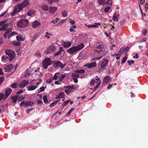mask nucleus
<instances>
[{"label": "nucleus", "mask_w": 148, "mask_h": 148, "mask_svg": "<svg viewBox=\"0 0 148 148\" xmlns=\"http://www.w3.org/2000/svg\"><path fill=\"white\" fill-rule=\"evenodd\" d=\"M5 51L6 54L10 58H9L8 57L3 56L1 57L2 61L5 62L8 60L11 61L15 57V53L13 51L10 50H6Z\"/></svg>", "instance_id": "obj_1"}, {"label": "nucleus", "mask_w": 148, "mask_h": 148, "mask_svg": "<svg viewBox=\"0 0 148 148\" xmlns=\"http://www.w3.org/2000/svg\"><path fill=\"white\" fill-rule=\"evenodd\" d=\"M16 33L15 32H12L10 35L9 36L8 38H9L10 37H11L12 36H14L15 34H16Z\"/></svg>", "instance_id": "obj_60"}, {"label": "nucleus", "mask_w": 148, "mask_h": 148, "mask_svg": "<svg viewBox=\"0 0 148 148\" xmlns=\"http://www.w3.org/2000/svg\"><path fill=\"white\" fill-rule=\"evenodd\" d=\"M74 110V108H72L69 110V111L67 113V116L69 115L71 113L73 110Z\"/></svg>", "instance_id": "obj_53"}, {"label": "nucleus", "mask_w": 148, "mask_h": 148, "mask_svg": "<svg viewBox=\"0 0 148 148\" xmlns=\"http://www.w3.org/2000/svg\"><path fill=\"white\" fill-rule=\"evenodd\" d=\"M40 23L37 21H35L32 24V27L33 28H36L40 26Z\"/></svg>", "instance_id": "obj_13"}, {"label": "nucleus", "mask_w": 148, "mask_h": 148, "mask_svg": "<svg viewBox=\"0 0 148 148\" xmlns=\"http://www.w3.org/2000/svg\"><path fill=\"white\" fill-rule=\"evenodd\" d=\"M12 44L15 46H19L21 44L20 42L18 41H14L12 42Z\"/></svg>", "instance_id": "obj_28"}, {"label": "nucleus", "mask_w": 148, "mask_h": 148, "mask_svg": "<svg viewBox=\"0 0 148 148\" xmlns=\"http://www.w3.org/2000/svg\"><path fill=\"white\" fill-rule=\"evenodd\" d=\"M85 26L88 27V28H97L98 27L97 25L100 26L101 25L100 23H95L94 25H87L86 24H85Z\"/></svg>", "instance_id": "obj_10"}, {"label": "nucleus", "mask_w": 148, "mask_h": 148, "mask_svg": "<svg viewBox=\"0 0 148 148\" xmlns=\"http://www.w3.org/2000/svg\"><path fill=\"white\" fill-rule=\"evenodd\" d=\"M127 59V57H124L123 59L121 61V62L123 63H124L125 61H126Z\"/></svg>", "instance_id": "obj_58"}, {"label": "nucleus", "mask_w": 148, "mask_h": 148, "mask_svg": "<svg viewBox=\"0 0 148 148\" xmlns=\"http://www.w3.org/2000/svg\"><path fill=\"white\" fill-rule=\"evenodd\" d=\"M12 31V29L11 28H9L6 31V32L9 34L10 32H11Z\"/></svg>", "instance_id": "obj_63"}, {"label": "nucleus", "mask_w": 148, "mask_h": 148, "mask_svg": "<svg viewBox=\"0 0 148 148\" xmlns=\"http://www.w3.org/2000/svg\"><path fill=\"white\" fill-rule=\"evenodd\" d=\"M25 98V96H21L20 97H19L18 96V101H20L24 99Z\"/></svg>", "instance_id": "obj_44"}, {"label": "nucleus", "mask_w": 148, "mask_h": 148, "mask_svg": "<svg viewBox=\"0 0 148 148\" xmlns=\"http://www.w3.org/2000/svg\"><path fill=\"white\" fill-rule=\"evenodd\" d=\"M84 47V45L83 44L81 43V44L78 45L76 47L73 46L71 47L68 50L67 52L70 54H73L77 51L83 48Z\"/></svg>", "instance_id": "obj_2"}, {"label": "nucleus", "mask_w": 148, "mask_h": 148, "mask_svg": "<svg viewBox=\"0 0 148 148\" xmlns=\"http://www.w3.org/2000/svg\"><path fill=\"white\" fill-rule=\"evenodd\" d=\"M65 20H62L59 22L58 23V25L60 26L62 25L64 22Z\"/></svg>", "instance_id": "obj_48"}, {"label": "nucleus", "mask_w": 148, "mask_h": 148, "mask_svg": "<svg viewBox=\"0 0 148 148\" xmlns=\"http://www.w3.org/2000/svg\"><path fill=\"white\" fill-rule=\"evenodd\" d=\"M26 101H22L20 104V106H22L23 105H24L25 106Z\"/></svg>", "instance_id": "obj_52"}, {"label": "nucleus", "mask_w": 148, "mask_h": 148, "mask_svg": "<svg viewBox=\"0 0 148 148\" xmlns=\"http://www.w3.org/2000/svg\"><path fill=\"white\" fill-rule=\"evenodd\" d=\"M4 95L2 93H0V101L4 97Z\"/></svg>", "instance_id": "obj_56"}, {"label": "nucleus", "mask_w": 148, "mask_h": 148, "mask_svg": "<svg viewBox=\"0 0 148 148\" xmlns=\"http://www.w3.org/2000/svg\"><path fill=\"white\" fill-rule=\"evenodd\" d=\"M45 90V88L44 86H42L40 87L39 89L38 90V93H39Z\"/></svg>", "instance_id": "obj_38"}, {"label": "nucleus", "mask_w": 148, "mask_h": 148, "mask_svg": "<svg viewBox=\"0 0 148 148\" xmlns=\"http://www.w3.org/2000/svg\"><path fill=\"white\" fill-rule=\"evenodd\" d=\"M36 56L37 58H40L41 56L40 52L38 51L36 52Z\"/></svg>", "instance_id": "obj_47"}, {"label": "nucleus", "mask_w": 148, "mask_h": 148, "mask_svg": "<svg viewBox=\"0 0 148 148\" xmlns=\"http://www.w3.org/2000/svg\"><path fill=\"white\" fill-rule=\"evenodd\" d=\"M43 99L44 102L45 103H47L48 102V100L47 99V96L46 95L44 96L43 97Z\"/></svg>", "instance_id": "obj_42"}, {"label": "nucleus", "mask_w": 148, "mask_h": 148, "mask_svg": "<svg viewBox=\"0 0 148 148\" xmlns=\"http://www.w3.org/2000/svg\"><path fill=\"white\" fill-rule=\"evenodd\" d=\"M12 91V90L10 88H8L6 90L5 92V99L7 98V97L10 95Z\"/></svg>", "instance_id": "obj_15"}, {"label": "nucleus", "mask_w": 148, "mask_h": 148, "mask_svg": "<svg viewBox=\"0 0 148 148\" xmlns=\"http://www.w3.org/2000/svg\"><path fill=\"white\" fill-rule=\"evenodd\" d=\"M76 28V26L75 25H73V26H72L70 29H69V31L70 32H72L74 31L73 29H75Z\"/></svg>", "instance_id": "obj_43"}, {"label": "nucleus", "mask_w": 148, "mask_h": 148, "mask_svg": "<svg viewBox=\"0 0 148 148\" xmlns=\"http://www.w3.org/2000/svg\"><path fill=\"white\" fill-rule=\"evenodd\" d=\"M39 37V35L38 34H35L33 36L32 41V42H34L35 40L38 38Z\"/></svg>", "instance_id": "obj_33"}, {"label": "nucleus", "mask_w": 148, "mask_h": 148, "mask_svg": "<svg viewBox=\"0 0 148 148\" xmlns=\"http://www.w3.org/2000/svg\"><path fill=\"white\" fill-rule=\"evenodd\" d=\"M95 79L98 81L96 82L97 84L96 86L95 87V89H96L100 85L101 83V81L100 80V79L97 76H96Z\"/></svg>", "instance_id": "obj_14"}, {"label": "nucleus", "mask_w": 148, "mask_h": 148, "mask_svg": "<svg viewBox=\"0 0 148 148\" xmlns=\"http://www.w3.org/2000/svg\"><path fill=\"white\" fill-rule=\"evenodd\" d=\"M64 87L68 89H75V87L74 86H65Z\"/></svg>", "instance_id": "obj_41"}, {"label": "nucleus", "mask_w": 148, "mask_h": 148, "mask_svg": "<svg viewBox=\"0 0 148 148\" xmlns=\"http://www.w3.org/2000/svg\"><path fill=\"white\" fill-rule=\"evenodd\" d=\"M60 98H64L65 94L64 92H61L58 94Z\"/></svg>", "instance_id": "obj_39"}, {"label": "nucleus", "mask_w": 148, "mask_h": 148, "mask_svg": "<svg viewBox=\"0 0 148 148\" xmlns=\"http://www.w3.org/2000/svg\"><path fill=\"white\" fill-rule=\"evenodd\" d=\"M66 75H61V76L59 78V80L60 82H62V80L65 77Z\"/></svg>", "instance_id": "obj_36"}, {"label": "nucleus", "mask_w": 148, "mask_h": 148, "mask_svg": "<svg viewBox=\"0 0 148 148\" xmlns=\"http://www.w3.org/2000/svg\"><path fill=\"white\" fill-rule=\"evenodd\" d=\"M69 20L70 21V23L72 24V25H73L75 23V21L72 20V19L69 18Z\"/></svg>", "instance_id": "obj_55"}, {"label": "nucleus", "mask_w": 148, "mask_h": 148, "mask_svg": "<svg viewBox=\"0 0 148 148\" xmlns=\"http://www.w3.org/2000/svg\"><path fill=\"white\" fill-rule=\"evenodd\" d=\"M17 86L16 84V83H14L12 84L11 86L10 87L12 88H16Z\"/></svg>", "instance_id": "obj_50"}, {"label": "nucleus", "mask_w": 148, "mask_h": 148, "mask_svg": "<svg viewBox=\"0 0 148 148\" xmlns=\"http://www.w3.org/2000/svg\"><path fill=\"white\" fill-rule=\"evenodd\" d=\"M95 82V79H92L91 80L90 83L91 85H93Z\"/></svg>", "instance_id": "obj_59"}, {"label": "nucleus", "mask_w": 148, "mask_h": 148, "mask_svg": "<svg viewBox=\"0 0 148 148\" xmlns=\"http://www.w3.org/2000/svg\"><path fill=\"white\" fill-rule=\"evenodd\" d=\"M79 75L75 73H73L72 74V78H78L79 77Z\"/></svg>", "instance_id": "obj_35"}, {"label": "nucleus", "mask_w": 148, "mask_h": 148, "mask_svg": "<svg viewBox=\"0 0 148 148\" xmlns=\"http://www.w3.org/2000/svg\"><path fill=\"white\" fill-rule=\"evenodd\" d=\"M57 7H50L49 9V12L51 14L54 13L57 10Z\"/></svg>", "instance_id": "obj_16"}, {"label": "nucleus", "mask_w": 148, "mask_h": 148, "mask_svg": "<svg viewBox=\"0 0 148 148\" xmlns=\"http://www.w3.org/2000/svg\"><path fill=\"white\" fill-rule=\"evenodd\" d=\"M96 47L97 49H103L104 48V46L102 45H97Z\"/></svg>", "instance_id": "obj_40"}, {"label": "nucleus", "mask_w": 148, "mask_h": 148, "mask_svg": "<svg viewBox=\"0 0 148 148\" xmlns=\"http://www.w3.org/2000/svg\"><path fill=\"white\" fill-rule=\"evenodd\" d=\"M62 45L64 47L67 48L71 46V43L70 42L66 41L63 42Z\"/></svg>", "instance_id": "obj_17"}, {"label": "nucleus", "mask_w": 148, "mask_h": 148, "mask_svg": "<svg viewBox=\"0 0 148 148\" xmlns=\"http://www.w3.org/2000/svg\"><path fill=\"white\" fill-rule=\"evenodd\" d=\"M29 4V3L28 0H24L22 3H20L17 4L16 6L21 11L25 7L28 6Z\"/></svg>", "instance_id": "obj_4"}, {"label": "nucleus", "mask_w": 148, "mask_h": 148, "mask_svg": "<svg viewBox=\"0 0 148 148\" xmlns=\"http://www.w3.org/2000/svg\"><path fill=\"white\" fill-rule=\"evenodd\" d=\"M60 75V73H56L54 75L52 79L54 80H57L59 78Z\"/></svg>", "instance_id": "obj_21"}, {"label": "nucleus", "mask_w": 148, "mask_h": 148, "mask_svg": "<svg viewBox=\"0 0 148 148\" xmlns=\"http://www.w3.org/2000/svg\"><path fill=\"white\" fill-rule=\"evenodd\" d=\"M55 49L56 48L53 45L51 46L45 51V53L47 54L50 53L51 52L55 50Z\"/></svg>", "instance_id": "obj_8"}, {"label": "nucleus", "mask_w": 148, "mask_h": 148, "mask_svg": "<svg viewBox=\"0 0 148 148\" xmlns=\"http://www.w3.org/2000/svg\"><path fill=\"white\" fill-rule=\"evenodd\" d=\"M34 11L33 10H30L27 13V15L29 16H31L34 14Z\"/></svg>", "instance_id": "obj_30"}, {"label": "nucleus", "mask_w": 148, "mask_h": 148, "mask_svg": "<svg viewBox=\"0 0 148 148\" xmlns=\"http://www.w3.org/2000/svg\"><path fill=\"white\" fill-rule=\"evenodd\" d=\"M110 6H108L105 8L104 9V12H108V11L110 9Z\"/></svg>", "instance_id": "obj_49"}, {"label": "nucleus", "mask_w": 148, "mask_h": 148, "mask_svg": "<svg viewBox=\"0 0 148 148\" xmlns=\"http://www.w3.org/2000/svg\"><path fill=\"white\" fill-rule=\"evenodd\" d=\"M108 60L107 59H104L101 62V68L100 69H101L104 70H105L106 69L105 68L107 65L108 63Z\"/></svg>", "instance_id": "obj_7"}, {"label": "nucleus", "mask_w": 148, "mask_h": 148, "mask_svg": "<svg viewBox=\"0 0 148 148\" xmlns=\"http://www.w3.org/2000/svg\"><path fill=\"white\" fill-rule=\"evenodd\" d=\"M29 83V82L26 80H24L19 84V86L21 88H23L27 85Z\"/></svg>", "instance_id": "obj_9"}, {"label": "nucleus", "mask_w": 148, "mask_h": 148, "mask_svg": "<svg viewBox=\"0 0 148 148\" xmlns=\"http://www.w3.org/2000/svg\"><path fill=\"white\" fill-rule=\"evenodd\" d=\"M25 103L26 106H32L34 104V103L30 101H26Z\"/></svg>", "instance_id": "obj_22"}, {"label": "nucleus", "mask_w": 148, "mask_h": 148, "mask_svg": "<svg viewBox=\"0 0 148 148\" xmlns=\"http://www.w3.org/2000/svg\"><path fill=\"white\" fill-rule=\"evenodd\" d=\"M97 64L96 62L90 63L88 64H86L84 66H87L88 69H90L91 68L95 67L97 66Z\"/></svg>", "instance_id": "obj_12"}, {"label": "nucleus", "mask_w": 148, "mask_h": 148, "mask_svg": "<svg viewBox=\"0 0 148 148\" xmlns=\"http://www.w3.org/2000/svg\"><path fill=\"white\" fill-rule=\"evenodd\" d=\"M76 73H84L85 72V70L83 69H78L75 71Z\"/></svg>", "instance_id": "obj_26"}, {"label": "nucleus", "mask_w": 148, "mask_h": 148, "mask_svg": "<svg viewBox=\"0 0 148 148\" xmlns=\"http://www.w3.org/2000/svg\"><path fill=\"white\" fill-rule=\"evenodd\" d=\"M102 57H103V56H100L98 57L95 58H94L93 60H99L101 59Z\"/></svg>", "instance_id": "obj_51"}, {"label": "nucleus", "mask_w": 148, "mask_h": 148, "mask_svg": "<svg viewBox=\"0 0 148 148\" xmlns=\"http://www.w3.org/2000/svg\"><path fill=\"white\" fill-rule=\"evenodd\" d=\"M70 101V100H67L65 101H64L62 103L61 106L62 107V108H61V110H62V109H63L64 107L67 105Z\"/></svg>", "instance_id": "obj_25"}, {"label": "nucleus", "mask_w": 148, "mask_h": 148, "mask_svg": "<svg viewBox=\"0 0 148 148\" xmlns=\"http://www.w3.org/2000/svg\"><path fill=\"white\" fill-rule=\"evenodd\" d=\"M110 77L109 76H106L104 77L103 79V83L104 84H107L110 80Z\"/></svg>", "instance_id": "obj_18"}, {"label": "nucleus", "mask_w": 148, "mask_h": 148, "mask_svg": "<svg viewBox=\"0 0 148 148\" xmlns=\"http://www.w3.org/2000/svg\"><path fill=\"white\" fill-rule=\"evenodd\" d=\"M71 91L69 89H66L65 90V92L68 95H69L71 92Z\"/></svg>", "instance_id": "obj_46"}, {"label": "nucleus", "mask_w": 148, "mask_h": 148, "mask_svg": "<svg viewBox=\"0 0 148 148\" xmlns=\"http://www.w3.org/2000/svg\"><path fill=\"white\" fill-rule=\"evenodd\" d=\"M18 95H16L14 96H11V98L12 99V102L13 103H15L18 100Z\"/></svg>", "instance_id": "obj_20"}, {"label": "nucleus", "mask_w": 148, "mask_h": 148, "mask_svg": "<svg viewBox=\"0 0 148 148\" xmlns=\"http://www.w3.org/2000/svg\"><path fill=\"white\" fill-rule=\"evenodd\" d=\"M12 67L13 66L12 64H10L5 66L4 69V71L5 72L10 71Z\"/></svg>", "instance_id": "obj_11"}, {"label": "nucleus", "mask_w": 148, "mask_h": 148, "mask_svg": "<svg viewBox=\"0 0 148 148\" xmlns=\"http://www.w3.org/2000/svg\"><path fill=\"white\" fill-rule=\"evenodd\" d=\"M16 38L17 41H18L23 40V39L21 37V36H16Z\"/></svg>", "instance_id": "obj_45"}, {"label": "nucleus", "mask_w": 148, "mask_h": 148, "mask_svg": "<svg viewBox=\"0 0 148 148\" xmlns=\"http://www.w3.org/2000/svg\"><path fill=\"white\" fill-rule=\"evenodd\" d=\"M124 51V48H121L119 50L118 53L119 54L120 53H121Z\"/></svg>", "instance_id": "obj_62"}, {"label": "nucleus", "mask_w": 148, "mask_h": 148, "mask_svg": "<svg viewBox=\"0 0 148 148\" xmlns=\"http://www.w3.org/2000/svg\"><path fill=\"white\" fill-rule=\"evenodd\" d=\"M37 87V86L32 85L29 87L28 90L30 91L35 90Z\"/></svg>", "instance_id": "obj_27"}, {"label": "nucleus", "mask_w": 148, "mask_h": 148, "mask_svg": "<svg viewBox=\"0 0 148 148\" xmlns=\"http://www.w3.org/2000/svg\"><path fill=\"white\" fill-rule=\"evenodd\" d=\"M28 25V21L23 19L19 20L17 23V25L18 27L22 28L27 27Z\"/></svg>", "instance_id": "obj_3"}, {"label": "nucleus", "mask_w": 148, "mask_h": 148, "mask_svg": "<svg viewBox=\"0 0 148 148\" xmlns=\"http://www.w3.org/2000/svg\"><path fill=\"white\" fill-rule=\"evenodd\" d=\"M4 80V77H0V86L1 85V83Z\"/></svg>", "instance_id": "obj_54"}, {"label": "nucleus", "mask_w": 148, "mask_h": 148, "mask_svg": "<svg viewBox=\"0 0 148 148\" xmlns=\"http://www.w3.org/2000/svg\"><path fill=\"white\" fill-rule=\"evenodd\" d=\"M21 11L19 10L18 7L16 5L14 7L13 12L12 13L11 15L14 16L15 15L16 13L18 12H20Z\"/></svg>", "instance_id": "obj_19"}, {"label": "nucleus", "mask_w": 148, "mask_h": 148, "mask_svg": "<svg viewBox=\"0 0 148 148\" xmlns=\"http://www.w3.org/2000/svg\"><path fill=\"white\" fill-rule=\"evenodd\" d=\"M97 1L99 4L100 5L106 4V0H98Z\"/></svg>", "instance_id": "obj_29"}, {"label": "nucleus", "mask_w": 148, "mask_h": 148, "mask_svg": "<svg viewBox=\"0 0 148 148\" xmlns=\"http://www.w3.org/2000/svg\"><path fill=\"white\" fill-rule=\"evenodd\" d=\"M53 65L55 67H60L61 69H62L66 65V64L65 63L63 64L60 60H56L54 61Z\"/></svg>", "instance_id": "obj_5"}, {"label": "nucleus", "mask_w": 148, "mask_h": 148, "mask_svg": "<svg viewBox=\"0 0 148 148\" xmlns=\"http://www.w3.org/2000/svg\"><path fill=\"white\" fill-rule=\"evenodd\" d=\"M41 8L42 10L45 11H47L49 9V7L48 6L45 4H44L42 5Z\"/></svg>", "instance_id": "obj_24"}, {"label": "nucleus", "mask_w": 148, "mask_h": 148, "mask_svg": "<svg viewBox=\"0 0 148 148\" xmlns=\"http://www.w3.org/2000/svg\"><path fill=\"white\" fill-rule=\"evenodd\" d=\"M52 79L50 78V79L47 80L46 82L49 84L51 83L52 82Z\"/></svg>", "instance_id": "obj_64"}, {"label": "nucleus", "mask_w": 148, "mask_h": 148, "mask_svg": "<svg viewBox=\"0 0 148 148\" xmlns=\"http://www.w3.org/2000/svg\"><path fill=\"white\" fill-rule=\"evenodd\" d=\"M59 18H56L55 20L53 19L52 21H51V23L55 24L57 23L59 21Z\"/></svg>", "instance_id": "obj_37"}, {"label": "nucleus", "mask_w": 148, "mask_h": 148, "mask_svg": "<svg viewBox=\"0 0 148 148\" xmlns=\"http://www.w3.org/2000/svg\"><path fill=\"white\" fill-rule=\"evenodd\" d=\"M116 13H115V14L113 15L112 17V19L114 22H117L118 21V17L116 15Z\"/></svg>", "instance_id": "obj_32"}, {"label": "nucleus", "mask_w": 148, "mask_h": 148, "mask_svg": "<svg viewBox=\"0 0 148 148\" xmlns=\"http://www.w3.org/2000/svg\"><path fill=\"white\" fill-rule=\"evenodd\" d=\"M60 101V100H58L53 102L50 105V107H52L56 105L58 102Z\"/></svg>", "instance_id": "obj_31"}, {"label": "nucleus", "mask_w": 148, "mask_h": 148, "mask_svg": "<svg viewBox=\"0 0 148 148\" xmlns=\"http://www.w3.org/2000/svg\"><path fill=\"white\" fill-rule=\"evenodd\" d=\"M127 63L129 64V65H130L132 64V63H134V62L133 60H131L130 61H128Z\"/></svg>", "instance_id": "obj_61"}, {"label": "nucleus", "mask_w": 148, "mask_h": 148, "mask_svg": "<svg viewBox=\"0 0 148 148\" xmlns=\"http://www.w3.org/2000/svg\"><path fill=\"white\" fill-rule=\"evenodd\" d=\"M126 22V20L125 19L122 20L120 23V25L123 26L124 25Z\"/></svg>", "instance_id": "obj_57"}, {"label": "nucleus", "mask_w": 148, "mask_h": 148, "mask_svg": "<svg viewBox=\"0 0 148 148\" xmlns=\"http://www.w3.org/2000/svg\"><path fill=\"white\" fill-rule=\"evenodd\" d=\"M62 15L63 17H65L67 16V12L66 10H63L62 12Z\"/></svg>", "instance_id": "obj_34"}, {"label": "nucleus", "mask_w": 148, "mask_h": 148, "mask_svg": "<svg viewBox=\"0 0 148 148\" xmlns=\"http://www.w3.org/2000/svg\"><path fill=\"white\" fill-rule=\"evenodd\" d=\"M51 60L50 58H46L44 59L42 63V66L45 69H47V66L51 64Z\"/></svg>", "instance_id": "obj_6"}, {"label": "nucleus", "mask_w": 148, "mask_h": 148, "mask_svg": "<svg viewBox=\"0 0 148 148\" xmlns=\"http://www.w3.org/2000/svg\"><path fill=\"white\" fill-rule=\"evenodd\" d=\"M8 25V24L7 23H6L3 25L0 28V30H3V31L5 30L7 28Z\"/></svg>", "instance_id": "obj_23"}]
</instances>
